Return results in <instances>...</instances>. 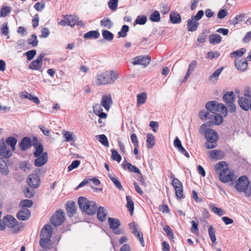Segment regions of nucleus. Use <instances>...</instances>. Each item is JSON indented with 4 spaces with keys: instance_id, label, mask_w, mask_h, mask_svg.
<instances>
[{
    "instance_id": "3c124183",
    "label": "nucleus",
    "mask_w": 251,
    "mask_h": 251,
    "mask_svg": "<svg viewBox=\"0 0 251 251\" xmlns=\"http://www.w3.org/2000/svg\"><path fill=\"white\" fill-rule=\"evenodd\" d=\"M172 184L175 190V192L178 189H182V184L178 179L173 180Z\"/></svg>"
},
{
    "instance_id": "a18cd8bd",
    "label": "nucleus",
    "mask_w": 251,
    "mask_h": 251,
    "mask_svg": "<svg viewBox=\"0 0 251 251\" xmlns=\"http://www.w3.org/2000/svg\"><path fill=\"white\" fill-rule=\"evenodd\" d=\"M128 31L129 27L128 25H123L122 29L118 33V38L125 37L126 36L127 33L128 32Z\"/></svg>"
},
{
    "instance_id": "13d9d810",
    "label": "nucleus",
    "mask_w": 251,
    "mask_h": 251,
    "mask_svg": "<svg viewBox=\"0 0 251 251\" xmlns=\"http://www.w3.org/2000/svg\"><path fill=\"white\" fill-rule=\"evenodd\" d=\"M63 135L64 138H65V141L67 142L73 141L74 142L75 140L73 137V134L67 131H63Z\"/></svg>"
},
{
    "instance_id": "72a5a7b5",
    "label": "nucleus",
    "mask_w": 251,
    "mask_h": 251,
    "mask_svg": "<svg viewBox=\"0 0 251 251\" xmlns=\"http://www.w3.org/2000/svg\"><path fill=\"white\" fill-rule=\"evenodd\" d=\"M100 24L102 27H104L109 29H111L113 25V22L109 19L106 18L101 20Z\"/></svg>"
},
{
    "instance_id": "5fc2aeb1",
    "label": "nucleus",
    "mask_w": 251,
    "mask_h": 251,
    "mask_svg": "<svg viewBox=\"0 0 251 251\" xmlns=\"http://www.w3.org/2000/svg\"><path fill=\"white\" fill-rule=\"evenodd\" d=\"M147 21V18L146 16H138L135 20V23L137 24L143 25L146 23Z\"/></svg>"
},
{
    "instance_id": "bb28decb",
    "label": "nucleus",
    "mask_w": 251,
    "mask_h": 251,
    "mask_svg": "<svg viewBox=\"0 0 251 251\" xmlns=\"http://www.w3.org/2000/svg\"><path fill=\"white\" fill-rule=\"evenodd\" d=\"M223 100L227 104L234 102V94L232 91L226 92L223 96Z\"/></svg>"
},
{
    "instance_id": "79ce46f5",
    "label": "nucleus",
    "mask_w": 251,
    "mask_h": 251,
    "mask_svg": "<svg viewBox=\"0 0 251 251\" xmlns=\"http://www.w3.org/2000/svg\"><path fill=\"white\" fill-rule=\"evenodd\" d=\"M208 232L210 238L213 243H215L216 241V238L215 236L216 229L210 225L208 229Z\"/></svg>"
},
{
    "instance_id": "c85d7f7f",
    "label": "nucleus",
    "mask_w": 251,
    "mask_h": 251,
    "mask_svg": "<svg viewBox=\"0 0 251 251\" xmlns=\"http://www.w3.org/2000/svg\"><path fill=\"white\" fill-rule=\"evenodd\" d=\"M209 40L210 44L213 45L219 44L222 40V37L219 34H212L209 36Z\"/></svg>"
},
{
    "instance_id": "58836bf2",
    "label": "nucleus",
    "mask_w": 251,
    "mask_h": 251,
    "mask_svg": "<svg viewBox=\"0 0 251 251\" xmlns=\"http://www.w3.org/2000/svg\"><path fill=\"white\" fill-rule=\"evenodd\" d=\"M35 151L33 152V155L35 157H39L42 155L44 153V148L43 146L41 143H39L38 145L34 147Z\"/></svg>"
},
{
    "instance_id": "393cba45",
    "label": "nucleus",
    "mask_w": 251,
    "mask_h": 251,
    "mask_svg": "<svg viewBox=\"0 0 251 251\" xmlns=\"http://www.w3.org/2000/svg\"><path fill=\"white\" fill-rule=\"evenodd\" d=\"M194 20L193 16L191 19L188 20L187 28L189 31H196L198 28L199 23Z\"/></svg>"
},
{
    "instance_id": "b1692460",
    "label": "nucleus",
    "mask_w": 251,
    "mask_h": 251,
    "mask_svg": "<svg viewBox=\"0 0 251 251\" xmlns=\"http://www.w3.org/2000/svg\"><path fill=\"white\" fill-rule=\"evenodd\" d=\"M97 218L101 222H103L106 219V210L103 206H100L97 208Z\"/></svg>"
},
{
    "instance_id": "a19ab883",
    "label": "nucleus",
    "mask_w": 251,
    "mask_h": 251,
    "mask_svg": "<svg viewBox=\"0 0 251 251\" xmlns=\"http://www.w3.org/2000/svg\"><path fill=\"white\" fill-rule=\"evenodd\" d=\"M149 19L153 22H158L160 20V15L157 10H155L151 14L149 17Z\"/></svg>"
},
{
    "instance_id": "5701e85b",
    "label": "nucleus",
    "mask_w": 251,
    "mask_h": 251,
    "mask_svg": "<svg viewBox=\"0 0 251 251\" xmlns=\"http://www.w3.org/2000/svg\"><path fill=\"white\" fill-rule=\"evenodd\" d=\"M235 65L238 70L244 72L247 69L248 64L246 59L243 61L235 59Z\"/></svg>"
},
{
    "instance_id": "39448f33",
    "label": "nucleus",
    "mask_w": 251,
    "mask_h": 251,
    "mask_svg": "<svg viewBox=\"0 0 251 251\" xmlns=\"http://www.w3.org/2000/svg\"><path fill=\"white\" fill-rule=\"evenodd\" d=\"M65 220L64 212L62 210H57L50 218V223L54 226L61 225Z\"/></svg>"
},
{
    "instance_id": "7ed1b4c3",
    "label": "nucleus",
    "mask_w": 251,
    "mask_h": 251,
    "mask_svg": "<svg viewBox=\"0 0 251 251\" xmlns=\"http://www.w3.org/2000/svg\"><path fill=\"white\" fill-rule=\"evenodd\" d=\"M78 204L80 209L89 215L95 214L98 208L94 201H89L84 197H80L78 198Z\"/></svg>"
},
{
    "instance_id": "aec40b11",
    "label": "nucleus",
    "mask_w": 251,
    "mask_h": 251,
    "mask_svg": "<svg viewBox=\"0 0 251 251\" xmlns=\"http://www.w3.org/2000/svg\"><path fill=\"white\" fill-rule=\"evenodd\" d=\"M0 155L5 158H8L12 155L11 152L7 149L3 141L0 144Z\"/></svg>"
},
{
    "instance_id": "c756f323",
    "label": "nucleus",
    "mask_w": 251,
    "mask_h": 251,
    "mask_svg": "<svg viewBox=\"0 0 251 251\" xmlns=\"http://www.w3.org/2000/svg\"><path fill=\"white\" fill-rule=\"evenodd\" d=\"M42 63L37 59L31 62L29 65V68L31 70L40 71L42 67Z\"/></svg>"
},
{
    "instance_id": "bf43d9fd",
    "label": "nucleus",
    "mask_w": 251,
    "mask_h": 251,
    "mask_svg": "<svg viewBox=\"0 0 251 251\" xmlns=\"http://www.w3.org/2000/svg\"><path fill=\"white\" fill-rule=\"evenodd\" d=\"M246 51V50L245 48L240 49V50L232 52L230 53V56L232 57V55H234L236 57H241L244 54Z\"/></svg>"
},
{
    "instance_id": "69168bd1",
    "label": "nucleus",
    "mask_w": 251,
    "mask_h": 251,
    "mask_svg": "<svg viewBox=\"0 0 251 251\" xmlns=\"http://www.w3.org/2000/svg\"><path fill=\"white\" fill-rule=\"evenodd\" d=\"M45 7V4L40 2L36 3L34 5V9L38 12L42 11Z\"/></svg>"
},
{
    "instance_id": "e2e57ef3",
    "label": "nucleus",
    "mask_w": 251,
    "mask_h": 251,
    "mask_svg": "<svg viewBox=\"0 0 251 251\" xmlns=\"http://www.w3.org/2000/svg\"><path fill=\"white\" fill-rule=\"evenodd\" d=\"M127 169L131 172L140 174V170L135 166L132 165L130 163L126 164Z\"/></svg>"
},
{
    "instance_id": "1a4fd4ad",
    "label": "nucleus",
    "mask_w": 251,
    "mask_h": 251,
    "mask_svg": "<svg viewBox=\"0 0 251 251\" xmlns=\"http://www.w3.org/2000/svg\"><path fill=\"white\" fill-rule=\"evenodd\" d=\"M27 182L30 187L37 188L40 184L39 176L36 174H31L28 176Z\"/></svg>"
},
{
    "instance_id": "ddd939ff",
    "label": "nucleus",
    "mask_w": 251,
    "mask_h": 251,
    "mask_svg": "<svg viewBox=\"0 0 251 251\" xmlns=\"http://www.w3.org/2000/svg\"><path fill=\"white\" fill-rule=\"evenodd\" d=\"M113 101L110 95H104L102 97L100 105L107 111H108L112 104Z\"/></svg>"
},
{
    "instance_id": "6e6d98bb",
    "label": "nucleus",
    "mask_w": 251,
    "mask_h": 251,
    "mask_svg": "<svg viewBox=\"0 0 251 251\" xmlns=\"http://www.w3.org/2000/svg\"><path fill=\"white\" fill-rule=\"evenodd\" d=\"M20 205L23 208L30 207L33 205V201L30 200H24L21 201Z\"/></svg>"
},
{
    "instance_id": "e433bc0d",
    "label": "nucleus",
    "mask_w": 251,
    "mask_h": 251,
    "mask_svg": "<svg viewBox=\"0 0 251 251\" xmlns=\"http://www.w3.org/2000/svg\"><path fill=\"white\" fill-rule=\"evenodd\" d=\"M108 176L113 182L115 186L120 190H123V187L120 182V181L117 179L116 177L114 175H112V174H108Z\"/></svg>"
},
{
    "instance_id": "6e6552de",
    "label": "nucleus",
    "mask_w": 251,
    "mask_h": 251,
    "mask_svg": "<svg viewBox=\"0 0 251 251\" xmlns=\"http://www.w3.org/2000/svg\"><path fill=\"white\" fill-rule=\"evenodd\" d=\"M108 222L110 228L116 234L119 235L121 233V229H119L121 223L119 220L116 218H108Z\"/></svg>"
},
{
    "instance_id": "c9c22d12",
    "label": "nucleus",
    "mask_w": 251,
    "mask_h": 251,
    "mask_svg": "<svg viewBox=\"0 0 251 251\" xmlns=\"http://www.w3.org/2000/svg\"><path fill=\"white\" fill-rule=\"evenodd\" d=\"M224 68L221 67L218 69H217L213 73H212L209 76V79L210 81H217L218 79V77L219 75L222 73V71L223 70Z\"/></svg>"
},
{
    "instance_id": "dca6fc26",
    "label": "nucleus",
    "mask_w": 251,
    "mask_h": 251,
    "mask_svg": "<svg viewBox=\"0 0 251 251\" xmlns=\"http://www.w3.org/2000/svg\"><path fill=\"white\" fill-rule=\"evenodd\" d=\"M31 213L29 210L26 208H23L17 213L16 216L19 220L25 221L29 218Z\"/></svg>"
},
{
    "instance_id": "cd10ccee",
    "label": "nucleus",
    "mask_w": 251,
    "mask_h": 251,
    "mask_svg": "<svg viewBox=\"0 0 251 251\" xmlns=\"http://www.w3.org/2000/svg\"><path fill=\"white\" fill-rule=\"evenodd\" d=\"M100 34L97 30H91L85 33L83 37L85 39H97L99 37Z\"/></svg>"
},
{
    "instance_id": "9b49d317",
    "label": "nucleus",
    "mask_w": 251,
    "mask_h": 251,
    "mask_svg": "<svg viewBox=\"0 0 251 251\" xmlns=\"http://www.w3.org/2000/svg\"><path fill=\"white\" fill-rule=\"evenodd\" d=\"M3 222L4 225L9 228H14L18 224L17 220L12 215H7L3 219Z\"/></svg>"
},
{
    "instance_id": "412c9836",
    "label": "nucleus",
    "mask_w": 251,
    "mask_h": 251,
    "mask_svg": "<svg viewBox=\"0 0 251 251\" xmlns=\"http://www.w3.org/2000/svg\"><path fill=\"white\" fill-rule=\"evenodd\" d=\"M170 21L173 24H178L181 23V18L177 12L172 11L170 13Z\"/></svg>"
},
{
    "instance_id": "f3484780",
    "label": "nucleus",
    "mask_w": 251,
    "mask_h": 251,
    "mask_svg": "<svg viewBox=\"0 0 251 251\" xmlns=\"http://www.w3.org/2000/svg\"><path fill=\"white\" fill-rule=\"evenodd\" d=\"M36 158L34 160L35 166L36 167H41L47 162L48 155L47 152H44L42 155Z\"/></svg>"
},
{
    "instance_id": "c03bdc74",
    "label": "nucleus",
    "mask_w": 251,
    "mask_h": 251,
    "mask_svg": "<svg viewBox=\"0 0 251 251\" xmlns=\"http://www.w3.org/2000/svg\"><path fill=\"white\" fill-rule=\"evenodd\" d=\"M147 147L151 149L155 144L154 137L152 134H148L147 138Z\"/></svg>"
},
{
    "instance_id": "4468645a",
    "label": "nucleus",
    "mask_w": 251,
    "mask_h": 251,
    "mask_svg": "<svg viewBox=\"0 0 251 251\" xmlns=\"http://www.w3.org/2000/svg\"><path fill=\"white\" fill-rule=\"evenodd\" d=\"M220 105L216 101H210L206 103L205 108L211 114L216 113L219 110Z\"/></svg>"
},
{
    "instance_id": "f257e3e1",
    "label": "nucleus",
    "mask_w": 251,
    "mask_h": 251,
    "mask_svg": "<svg viewBox=\"0 0 251 251\" xmlns=\"http://www.w3.org/2000/svg\"><path fill=\"white\" fill-rule=\"evenodd\" d=\"M119 77V74L116 71H107L96 75L95 84L97 86L113 84Z\"/></svg>"
},
{
    "instance_id": "f03ea898",
    "label": "nucleus",
    "mask_w": 251,
    "mask_h": 251,
    "mask_svg": "<svg viewBox=\"0 0 251 251\" xmlns=\"http://www.w3.org/2000/svg\"><path fill=\"white\" fill-rule=\"evenodd\" d=\"M215 170L219 172V179L223 183H227L234 180V173L228 169L227 164L225 161L217 163Z\"/></svg>"
},
{
    "instance_id": "de8ad7c7",
    "label": "nucleus",
    "mask_w": 251,
    "mask_h": 251,
    "mask_svg": "<svg viewBox=\"0 0 251 251\" xmlns=\"http://www.w3.org/2000/svg\"><path fill=\"white\" fill-rule=\"evenodd\" d=\"M111 153V158L112 160L117 161L118 162H120L122 159V157L117 151L115 149H112Z\"/></svg>"
},
{
    "instance_id": "ea45409f",
    "label": "nucleus",
    "mask_w": 251,
    "mask_h": 251,
    "mask_svg": "<svg viewBox=\"0 0 251 251\" xmlns=\"http://www.w3.org/2000/svg\"><path fill=\"white\" fill-rule=\"evenodd\" d=\"M102 35L104 39L109 42L112 41L114 38L113 34L107 30H102Z\"/></svg>"
},
{
    "instance_id": "6ab92c4d",
    "label": "nucleus",
    "mask_w": 251,
    "mask_h": 251,
    "mask_svg": "<svg viewBox=\"0 0 251 251\" xmlns=\"http://www.w3.org/2000/svg\"><path fill=\"white\" fill-rule=\"evenodd\" d=\"M208 119L210 120L208 122H212L213 124L215 125H220L223 122V117L219 114L213 113L209 115Z\"/></svg>"
},
{
    "instance_id": "9d476101",
    "label": "nucleus",
    "mask_w": 251,
    "mask_h": 251,
    "mask_svg": "<svg viewBox=\"0 0 251 251\" xmlns=\"http://www.w3.org/2000/svg\"><path fill=\"white\" fill-rule=\"evenodd\" d=\"M77 20V16H73L72 15H66L64 19L61 20L59 24L62 26L70 25L73 27L75 25V20Z\"/></svg>"
},
{
    "instance_id": "0eeeda50",
    "label": "nucleus",
    "mask_w": 251,
    "mask_h": 251,
    "mask_svg": "<svg viewBox=\"0 0 251 251\" xmlns=\"http://www.w3.org/2000/svg\"><path fill=\"white\" fill-rule=\"evenodd\" d=\"M151 57L148 55H139L133 58L132 64L134 65H142L147 66L151 62Z\"/></svg>"
},
{
    "instance_id": "774afa93",
    "label": "nucleus",
    "mask_w": 251,
    "mask_h": 251,
    "mask_svg": "<svg viewBox=\"0 0 251 251\" xmlns=\"http://www.w3.org/2000/svg\"><path fill=\"white\" fill-rule=\"evenodd\" d=\"M24 193L26 198H31L34 196V191L30 190L28 187H27L24 190Z\"/></svg>"
},
{
    "instance_id": "864d4df0",
    "label": "nucleus",
    "mask_w": 251,
    "mask_h": 251,
    "mask_svg": "<svg viewBox=\"0 0 251 251\" xmlns=\"http://www.w3.org/2000/svg\"><path fill=\"white\" fill-rule=\"evenodd\" d=\"M211 114L210 113L209 111H208L207 110H203L200 112L199 113V117L201 120H205L207 118L208 119V117H209V115H211Z\"/></svg>"
},
{
    "instance_id": "473e14b6",
    "label": "nucleus",
    "mask_w": 251,
    "mask_h": 251,
    "mask_svg": "<svg viewBox=\"0 0 251 251\" xmlns=\"http://www.w3.org/2000/svg\"><path fill=\"white\" fill-rule=\"evenodd\" d=\"M126 200L127 201L126 207L130 212L131 215L133 214L134 211V203L132 200L130 196H126Z\"/></svg>"
},
{
    "instance_id": "680f3d73",
    "label": "nucleus",
    "mask_w": 251,
    "mask_h": 251,
    "mask_svg": "<svg viewBox=\"0 0 251 251\" xmlns=\"http://www.w3.org/2000/svg\"><path fill=\"white\" fill-rule=\"evenodd\" d=\"M0 30H1V33L3 35H5V36H7L6 38L7 39H9V37H10L8 35V34H9V28H8V27L7 23H4L2 25V26Z\"/></svg>"
},
{
    "instance_id": "4be33fe9",
    "label": "nucleus",
    "mask_w": 251,
    "mask_h": 251,
    "mask_svg": "<svg viewBox=\"0 0 251 251\" xmlns=\"http://www.w3.org/2000/svg\"><path fill=\"white\" fill-rule=\"evenodd\" d=\"M210 157L216 160L222 159L224 156V153L219 150H215L208 151Z\"/></svg>"
},
{
    "instance_id": "f8f14e48",
    "label": "nucleus",
    "mask_w": 251,
    "mask_h": 251,
    "mask_svg": "<svg viewBox=\"0 0 251 251\" xmlns=\"http://www.w3.org/2000/svg\"><path fill=\"white\" fill-rule=\"evenodd\" d=\"M19 146L22 151H26L32 146V141L29 137H25L22 139Z\"/></svg>"
},
{
    "instance_id": "2f4dec72",
    "label": "nucleus",
    "mask_w": 251,
    "mask_h": 251,
    "mask_svg": "<svg viewBox=\"0 0 251 251\" xmlns=\"http://www.w3.org/2000/svg\"><path fill=\"white\" fill-rule=\"evenodd\" d=\"M6 144L11 147L13 151L15 150L16 145L17 143V139L13 136H9L6 139Z\"/></svg>"
},
{
    "instance_id": "a878e982",
    "label": "nucleus",
    "mask_w": 251,
    "mask_h": 251,
    "mask_svg": "<svg viewBox=\"0 0 251 251\" xmlns=\"http://www.w3.org/2000/svg\"><path fill=\"white\" fill-rule=\"evenodd\" d=\"M21 97L23 99H27L31 100L36 104L40 103V100L36 96H34L27 92H23L22 93Z\"/></svg>"
},
{
    "instance_id": "2eb2a0df",
    "label": "nucleus",
    "mask_w": 251,
    "mask_h": 251,
    "mask_svg": "<svg viewBox=\"0 0 251 251\" xmlns=\"http://www.w3.org/2000/svg\"><path fill=\"white\" fill-rule=\"evenodd\" d=\"M52 228L50 225H46L44 226L41 231L40 238L51 239Z\"/></svg>"
},
{
    "instance_id": "49530a36",
    "label": "nucleus",
    "mask_w": 251,
    "mask_h": 251,
    "mask_svg": "<svg viewBox=\"0 0 251 251\" xmlns=\"http://www.w3.org/2000/svg\"><path fill=\"white\" fill-rule=\"evenodd\" d=\"M209 207L211 208V211L221 216L225 214L224 211L221 208L216 207L213 204L211 203L209 204Z\"/></svg>"
},
{
    "instance_id": "7c9ffc66",
    "label": "nucleus",
    "mask_w": 251,
    "mask_h": 251,
    "mask_svg": "<svg viewBox=\"0 0 251 251\" xmlns=\"http://www.w3.org/2000/svg\"><path fill=\"white\" fill-rule=\"evenodd\" d=\"M40 245L45 249H49L51 246L50 239L40 238Z\"/></svg>"
},
{
    "instance_id": "20e7f679",
    "label": "nucleus",
    "mask_w": 251,
    "mask_h": 251,
    "mask_svg": "<svg viewBox=\"0 0 251 251\" xmlns=\"http://www.w3.org/2000/svg\"><path fill=\"white\" fill-rule=\"evenodd\" d=\"M204 137L206 142L204 144V147L208 149H212L216 148L219 136L217 133L213 129L208 128L205 131Z\"/></svg>"
},
{
    "instance_id": "603ef678",
    "label": "nucleus",
    "mask_w": 251,
    "mask_h": 251,
    "mask_svg": "<svg viewBox=\"0 0 251 251\" xmlns=\"http://www.w3.org/2000/svg\"><path fill=\"white\" fill-rule=\"evenodd\" d=\"M31 165L28 161H23L20 164V168L24 172L31 169Z\"/></svg>"
},
{
    "instance_id": "338daca9",
    "label": "nucleus",
    "mask_w": 251,
    "mask_h": 251,
    "mask_svg": "<svg viewBox=\"0 0 251 251\" xmlns=\"http://www.w3.org/2000/svg\"><path fill=\"white\" fill-rule=\"evenodd\" d=\"M212 126V122H207L202 124L200 128V132L202 133H205V131L207 130L206 128Z\"/></svg>"
},
{
    "instance_id": "a211bd4d",
    "label": "nucleus",
    "mask_w": 251,
    "mask_h": 251,
    "mask_svg": "<svg viewBox=\"0 0 251 251\" xmlns=\"http://www.w3.org/2000/svg\"><path fill=\"white\" fill-rule=\"evenodd\" d=\"M66 209L69 217H73L76 212L75 203L74 201H68L66 203Z\"/></svg>"
},
{
    "instance_id": "052dcab7",
    "label": "nucleus",
    "mask_w": 251,
    "mask_h": 251,
    "mask_svg": "<svg viewBox=\"0 0 251 251\" xmlns=\"http://www.w3.org/2000/svg\"><path fill=\"white\" fill-rule=\"evenodd\" d=\"M36 50H32L25 52V55L28 60H31L36 54Z\"/></svg>"
},
{
    "instance_id": "0e129e2a",
    "label": "nucleus",
    "mask_w": 251,
    "mask_h": 251,
    "mask_svg": "<svg viewBox=\"0 0 251 251\" xmlns=\"http://www.w3.org/2000/svg\"><path fill=\"white\" fill-rule=\"evenodd\" d=\"M80 163V161L78 160H74L71 164L68 167V171H71L74 169L77 168Z\"/></svg>"
},
{
    "instance_id": "4c0bfd02",
    "label": "nucleus",
    "mask_w": 251,
    "mask_h": 251,
    "mask_svg": "<svg viewBox=\"0 0 251 251\" xmlns=\"http://www.w3.org/2000/svg\"><path fill=\"white\" fill-rule=\"evenodd\" d=\"M96 139L104 146L108 147L109 143L107 137L104 134L97 135Z\"/></svg>"
},
{
    "instance_id": "8fccbe9b",
    "label": "nucleus",
    "mask_w": 251,
    "mask_h": 251,
    "mask_svg": "<svg viewBox=\"0 0 251 251\" xmlns=\"http://www.w3.org/2000/svg\"><path fill=\"white\" fill-rule=\"evenodd\" d=\"M11 8L9 6H4L1 9L0 16L2 17H6L11 12Z\"/></svg>"
},
{
    "instance_id": "09e8293b",
    "label": "nucleus",
    "mask_w": 251,
    "mask_h": 251,
    "mask_svg": "<svg viewBox=\"0 0 251 251\" xmlns=\"http://www.w3.org/2000/svg\"><path fill=\"white\" fill-rule=\"evenodd\" d=\"M29 45H31L32 47H36L38 44V40L37 36L35 34H32L30 38L27 40Z\"/></svg>"
},
{
    "instance_id": "4d7b16f0",
    "label": "nucleus",
    "mask_w": 251,
    "mask_h": 251,
    "mask_svg": "<svg viewBox=\"0 0 251 251\" xmlns=\"http://www.w3.org/2000/svg\"><path fill=\"white\" fill-rule=\"evenodd\" d=\"M118 0H110L108 2L109 8L112 11L117 9L118 7Z\"/></svg>"
},
{
    "instance_id": "37998d69",
    "label": "nucleus",
    "mask_w": 251,
    "mask_h": 251,
    "mask_svg": "<svg viewBox=\"0 0 251 251\" xmlns=\"http://www.w3.org/2000/svg\"><path fill=\"white\" fill-rule=\"evenodd\" d=\"M0 171L5 175H7L8 174L7 166L5 162L2 158H0Z\"/></svg>"
},
{
    "instance_id": "423d86ee",
    "label": "nucleus",
    "mask_w": 251,
    "mask_h": 251,
    "mask_svg": "<svg viewBox=\"0 0 251 251\" xmlns=\"http://www.w3.org/2000/svg\"><path fill=\"white\" fill-rule=\"evenodd\" d=\"M249 181L248 177L245 176H240L235 184V189L240 192H244L248 187Z\"/></svg>"
},
{
    "instance_id": "f704fd0d",
    "label": "nucleus",
    "mask_w": 251,
    "mask_h": 251,
    "mask_svg": "<svg viewBox=\"0 0 251 251\" xmlns=\"http://www.w3.org/2000/svg\"><path fill=\"white\" fill-rule=\"evenodd\" d=\"M147 100V95L145 93H141L137 96V104L139 106L145 103Z\"/></svg>"
}]
</instances>
